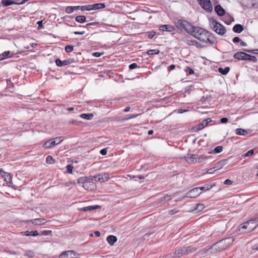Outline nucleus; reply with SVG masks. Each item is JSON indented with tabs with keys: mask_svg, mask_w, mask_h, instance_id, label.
<instances>
[{
	"mask_svg": "<svg viewBox=\"0 0 258 258\" xmlns=\"http://www.w3.org/2000/svg\"><path fill=\"white\" fill-rule=\"evenodd\" d=\"M191 32L190 35L206 45V46L207 44L212 45L217 43L212 34L202 28L195 26Z\"/></svg>",
	"mask_w": 258,
	"mask_h": 258,
	"instance_id": "nucleus-1",
	"label": "nucleus"
},
{
	"mask_svg": "<svg viewBox=\"0 0 258 258\" xmlns=\"http://www.w3.org/2000/svg\"><path fill=\"white\" fill-rule=\"evenodd\" d=\"M233 237H228L219 241L207 250L208 253H215L228 248L233 242Z\"/></svg>",
	"mask_w": 258,
	"mask_h": 258,
	"instance_id": "nucleus-2",
	"label": "nucleus"
},
{
	"mask_svg": "<svg viewBox=\"0 0 258 258\" xmlns=\"http://www.w3.org/2000/svg\"><path fill=\"white\" fill-rule=\"evenodd\" d=\"M209 21L211 28L218 34L223 35L226 33L225 27L218 23L214 18H210Z\"/></svg>",
	"mask_w": 258,
	"mask_h": 258,
	"instance_id": "nucleus-3",
	"label": "nucleus"
},
{
	"mask_svg": "<svg viewBox=\"0 0 258 258\" xmlns=\"http://www.w3.org/2000/svg\"><path fill=\"white\" fill-rule=\"evenodd\" d=\"M257 224L255 220H249L241 224L239 226V231L243 233L251 232L256 228Z\"/></svg>",
	"mask_w": 258,
	"mask_h": 258,
	"instance_id": "nucleus-4",
	"label": "nucleus"
},
{
	"mask_svg": "<svg viewBox=\"0 0 258 258\" xmlns=\"http://www.w3.org/2000/svg\"><path fill=\"white\" fill-rule=\"evenodd\" d=\"M184 158L185 161L189 164L202 163L208 159V157L206 156L196 154H188L187 156H185Z\"/></svg>",
	"mask_w": 258,
	"mask_h": 258,
	"instance_id": "nucleus-5",
	"label": "nucleus"
},
{
	"mask_svg": "<svg viewBox=\"0 0 258 258\" xmlns=\"http://www.w3.org/2000/svg\"><path fill=\"white\" fill-rule=\"evenodd\" d=\"M110 176L108 173H101L97 174L94 176H90V179L97 182H104L108 180Z\"/></svg>",
	"mask_w": 258,
	"mask_h": 258,
	"instance_id": "nucleus-6",
	"label": "nucleus"
},
{
	"mask_svg": "<svg viewBox=\"0 0 258 258\" xmlns=\"http://www.w3.org/2000/svg\"><path fill=\"white\" fill-rule=\"evenodd\" d=\"M178 24L181 28L184 29L189 34L191 33V32L195 27L192 26L187 21L183 20H179L178 21Z\"/></svg>",
	"mask_w": 258,
	"mask_h": 258,
	"instance_id": "nucleus-7",
	"label": "nucleus"
},
{
	"mask_svg": "<svg viewBox=\"0 0 258 258\" xmlns=\"http://www.w3.org/2000/svg\"><path fill=\"white\" fill-rule=\"evenodd\" d=\"M62 141V137H56L53 139H51L46 142L43 144V147H44L45 148H49L51 147L59 144Z\"/></svg>",
	"mask_w": 258,
	"mask_h": 258,
	"instance_id": "nucleus-8",
	"label": "nucleus"
},
{
	"mask_svg": "<svg viewBox=\"0 0 258 258\" xmlns=\"http://www.w3.org/2000/svg\"><path fill=\"white\" fill-rule=\"evenodd\" d=\"M79 254L74 250H68L62 252L59 258H79Z\"/></svg>",
	"mask_w": 258,
	"mask_h": 258,
	"instance_id": "nucleus-9",
	"label": "nucleus"
},
{
	"mask_svg": "<svg viewBox=\"0 0 258 258\" xmlns=\"http://www.w3.org/2000/svg\"><path fill=\"white\" fill-rule=\"evenodd\" d=\"M200 6L206 11L211 12L213 7L210 0H198Z\"/></svg>",
	"mask_w": 258,
	"mask_h": 258,
	"instance_id": "nucleus-10",
	"label": "nucleus"
},
{
	"mask_svg": "<svg viewBox=\"0 0 258 258\" xmlns=\"http://www.w3.org/2000/svg\"><path fill=\"white\" fill-rule=\"evenodd\" d=\"M201 194L200 192V188L196 187L186 193L184 197L189 198H195Z\"/></svg>",
	"mask_w": 258,
	"mask_h": 258,
	"instance_id": "nucleus-11",
	"label": "nucleus"
},
{
	"mask_svg": "<svg viewBox=\"0 0 258 258\" xmlns=\"http://www.w3.org/2000/svg\"><path fill=\"white\" fill-rule=\"evenodd\" d=\"M74 61V58H69L67 59H65L64 60H61L59 58H57L55 60V63L56 65L58 67H63L65 66H67L73 63Z\"/></svg>",
	"mask_w": 258,
	"mask_h": 258,
	"instance_id": "nucleus-12",
	"label": "nucleus"
},
{
	"mask_svg": "<svg viewBox=\"0 0 258 258\" xmlns=\"http://www.w3.org/2000/svg\"><path fill=\"white\" fill-rule=\"evenodd\" d=\"M93 180L88 179L83 187L87 190L92 191L94 190L96 188V184L92 181Z\"/></svg>",
	"mask_w": 258,
	"mask_h": 258,
	"instance_id": "nucleus-13",
	"label": "nucleus"
},
{
	"mask_svg": "<svg viewBox=\"0 0 258 258\" xmlns=\"http://www.w3.org/2000/svg\"><path fill=\"white\" fill-rule=\"evenodd\" d=\"M185 41L188 45L196 46L198 48H203L206 46V45L202 44L195 40L186 39Z\"/></svg>",
	"mask_w": 258,
	"mask_h": 258,
	"instance_id": "nucleus-14",
	"label": "nucleus"
},
{
	"mask_svg": "<svg viewBox=\"0 0 258 258\" xmlns=\"http://www.w3.org/2000/svg\"><path fill=\"white\" fill-rule=\"evenodd\" d=\"M212 120L210 118H208L204 120H203L201 123H200L198 125L196 126L197 131H200L202 130L205 127H206L208 124L211 122Z\"/></svg>",
	"mask_w": 258,
	"mask_h": 258,
	"instance_id": "nucleus-15",
	"label": "nucleus"
},
{
	"mask_svg": "<svg viewBox=\"0 0 258 258\" xmlns=\"http://www.w3.org/2000/svg\"><path fill=\"white\" fill-rule=\"evenodd\" d=\"M0 175L4 179V180L8 183L12 181V178L10 174L3 171L2 169L0 170Z\"/></svg>",
	"mask_w": 258,
	"mask_h": 258,
	"instance_id": "nucleus-16",
	"label": "nucleus"
},
{
	"mask_svg": "<svg viewBox=\"0 0 258 258\" xmlns=\"http://www.w3.org/2000/svg\"><path fill=\"white\" fill-rule=\"evenodd\" d=\"M100 208V206H98V205L89 206H87L86 207H83V208H80L79 209V210L80 211H84V212H87V211H93L94 210H95V209H98Z\"/></svg>",
	"mask_w": 258,
	"mask_h": 258,
	"instance_id": "nucleus-17",
	"label": "nucleus"
},
{
	"mask_svg": "<svg viewBox=\"0 0 258 258\" xmlns=\"http://www.w3.org/2000/svg\"><path fill=\"white\" fill-rule=\"evenodd\" d=\"M227 161L226 159H223L216 163L214 166L216 170L221 169L227 163Z\"/></svg>",
	"mask_w": 258,
	"mask_h": 258,
	"instance_id": "nucleus-18",
	"label": "nucleus"
},
{
	"mask_svg": "<svg viewBox=\"0 0 258 258\" xmlns=\"http://www.w3.org/2000/svg\"><path fill=\"white\" fill-rule=\"evenodd\" d=\"M215 10L219 16H222L225 13V10L220 5H217L215 7Z\"/></svg>",
	"mask_w": 258,
	"mask_h": 258,
	"instance_id": "nucleus-19",
	"label": "nucleus"
},
{
	"mask_svg": "<svg viewBox=\"0 0 258 258\" xmlns=\"http://www.w3.org/2000/svg\"><path fill=\"white\" fill-rule=\"evenodd\" d=\"M185 250H186L185 249H183V247H182L181 249H178L174 252L173 256L174 257H180L183 255H185V254L184 253V251Z\"/></svg>",
	"mask_w": 258,
	"mask_h": 258,
	"instance_id": "nucleus-20",
	"label": "nucleus"
},
{
	"mask_svg": "<svg viewBox=\"0 0 258 258\" xmlns=\"http://www.w3.org/2000/svg\"><path fill=\"white\" fill-rule=\"evenodd\" d=\"M245 55V52H238L234 54L233 57L238 60H244Z\"/></svg>",
	"mask_w": 258,
	"mask_h": 258,
	"instance_id": "nucleus-21",
	"label": "nucleus"
},
{
	"mask_svg": "<svg viewBox=\"0 0 258 258\" xmlns=\"http://www.w3.org/2000/svg\"><path fill=\"white\" fill-rule=\"evenodd\" d=\"M159 29L161 31L171 32L173 31V28L169 25H163L160 27Z\"/></svg>",
	"mask_w": 258,
	"mask_h": 258,
	"instance_id": "nucleus-22",
	"label": "nucleus"
},
{
	"mask_svg": "<svg viewBox=\"0 0 258 258\" xmlns=\"http://www.w3.org/2000/svg\"><path fill=\"white\" fill-rule=\"evenodd\" d=\"M117 237L114 235H109L107 237V241L108 242V243L111 245H113L114 243L117 241Z\"/></svg>",
	"mask_w": 258,
	"mask_h": 258,
	"instance_id": "nucleus-23",
	"label": "nucleus"
},
{
	"mask_svg": "<svg viewBox=\"0 0 258 258\" xmlns=\"http://www.w3.org/2000/svg\"><path fill=\"white\" fill-rule=\"evenodd\" d=\"M32 222L34 225H39L45 224L46 223V221L44 219L38 218L32 220Z\"/></svg>",
	"mask_w": 258,
	"mask_h": 258,
	"instance_id": "nucleus-24",
	"label": "nucleus"
},
{
	"mask_svg": "<svg viewBox=\"0 0 258 258\" xmlns=\"http://www.w3.org/2000/svg\"><path fill=\"white\" fill-rule=\"evenodd\" d=\"M205 208L204 205L202 203L197 204L196 207L193 209V211L198 213L202 211Z\"/></svg>",
	"mask_w": 258,
	"mask_h": 258,
	"instance_id": "nucleus-25",
	"label": "nucleus"
},
{
	"mask_svg": "<svg viewBox=\"0 0 258 258\" xmlns=\"http://www.w3.org/2000/svg\"><path fill=\"white\" fill-rule=\"evenodd\" d=\"M245 56L244 60H248L253 62H255L257 61V59L254 56L250 55L246 53H245Z\"/></svg>",
	"mask_w": 258,
	"mask_h": 258,
	"instance_id": "nucleus-26",
	"label": "nucleus"
},
{
	"mask_svg": "<svg viewBox=\"0 0 258 258\" xmlns=\"http://www.w3.org/2000/svg\"><path fill=\"white\" fill-rule=\"evenodd\" d=\"M245 56L244 60H248L253 62H255L257 61V59L254 56L250 55L246 53H245Z\"/></svg>",
	"mask_w": 258,
	"mask_h": 258,
	"instance_id": "nucleus-27",
	"label": "nucleus"
},
{
	"mask_svg": "<svg viewBox=\"0 0 258 258\" xmlns=\"http://www.w3.org/2000/svg\"><path fill=\"white\" fill-rule=\"evenodd\" d=\"M243 30V26L240 24H236L234 26L233 31L235 33H240Z\"/></svg>",
	"mask_w": 258,
	"mask_h": 258,
	"instance_id": "nucleus-28",
	"label": "nucleus"
},
{
	"mask_svg": "<svg viewBox=\"0 0 258 258\" xmlns=\"http://www.w3.org/2000/svg\"><path fill=\"white\" fill-rule=\"evenodd\" d=\"M90 176L87 177V176H83L80 177L78 179L77 183L79 184H83V185H84L86 181L88 180V179L91 180L90 179Z\"/></svg>",
	"mask_w": 258,
	"mask_h": 258,
	"instance_id": "nucleus-29",
	"label": "nucleus"
},
{
	"mask_svg": "<svg viewBox=\"0 0 258 258\" xmlns=\"http://www.w3.org/2000/svg\"><path fill=\"white\" fill-rule=\"evenodd\" d=\"M183 249H185L186 250L185 251H184V253L185 254H187L188 253H192L195 251L196 250V248L192 246H189L188 247H183Z\"/></svg>",
	"mask_w": 258,
	"mask_h": 258,
	"instance_id": "nucleus-30",
	"label": "nucleus"
},
{
	"mask_svg": "<svg viewBox=\"0 0 258 258\" xmlns=\"http://www.w3.org/2000/svg\"><path fill=\"white\" fill-rule=\"evenodd\" d=\"M235 132L236 135L239 136H245L248 134L247 131L242 128H237Z\"/></svg>",
	"mask_w": 258,
	"mask_h": 258,
	"instance_id": "nucleus-31",
	"label": "nucleus"
},
{
	"mask_svg": "<svg viewBox=\"0 0 258 258\" xmlns=\"http://www.w3.org/2000/svg\"><path fill=\"white\" fill-rule=\"evenodd\" d=\"M94 116L92 113H83L81 114L80 117L82 118L86 119L87 120L91 119Z\"/></svg>",
	"mask_w": 258,
	"mask_h": 258,
	"instance_id": "nucleus-32",
	"label": "nucleus"
},
{
	"mask_svg": "<svg viewBox=\"0 0 258 258\" xmlns=\"http://www.w3.org/2000/svg\"><path fill=\"white\" fill-rule=\"evenodd\" d=\"M229 71H230V68L228 67L225 68L224 69H223L222 68H219L218 69L219 72L224 75L227 74L229 72Z\"/></svg>",
	"mask_w": 258,
	"mask_h": 258,
	"instance_id": "nucleus-33",
	"label": "nucleus"
},
{
	"mask_svg": "<svg viewBox=\"0 0 258 258\" xmlns=\"http://www.w3.org/2000/svg\"><path fill=\"white\" fill-rule=\"evenodd\" d=\"M171 199V197L169 195H166L162 197L160 199V202L161 203H165L168 202Z\"/></svg>",
	"mask_w": 258,
	"mask_h": 258,
	"instance_id": "nucleus-34",
	"label": "nucleus"
},
{
	"mask_svg": "<svg viewBox=\"0 0 258 258\" xmlns=\"http://www.w3.org/2000/svg\"><path fill=\"white\" fill-rule=\"evenodd\" d=\"M76 20L78 22L82 23L86 21V17L84 16H78L76 17Z\"/></svg>",
	"mask_w": 258,
	"mask_h": 258,
	"instance_id": "nucleus-35",
	"label": "nucleus"
},
{
	"mask_svg": "<svg viewBox=\"0 0 258 258\" xmlns=\"http://www.w3.org/2000/svg\"><path fill=\"white\" fill-rule=\"evenodd\" d=\"M94 10H98L100 9H103L105 7V5L103 3H99L93 4Z\"/></svg>",
	"mask_w": 258,
	"mask_h": 258,
	"instance_id": "nucleus-36",
	"label": "nucleus"
},
{
	"mask_svg": "<svg viewBox=\"0 0 258 258\" xmlns=\"http://www.w3.org/2000/svg\"><path fill=\"white\" fill-rule=\"evenodd\" d=\"M14 3V2H13L12 1H10V0H3L2 1V4H3V5L4 6H10L12 4H13Z\"/></svg>",
	"mask_w": 258,
	"mask_h": 258,
	"instance_id": "nucleus-37",
	"label": "nucleus"
},
{
	"mask_svg": "<svg viewBox=\"0 0 258 258\" xmlns=\"http://www.w3.org/2000/svg\"><path fill=\"white\" fill-rule=\"evenodd\" d=\"M159 53V50L157 49H150L147 51V54L149 55L158 54Z\"/></svg>",
	"mask_w": 258,
	"mask_h": 258,
	"instance_id": "nucleus-38",
	"label": "nucleus"
},
{
	"mask_svg": "<svg viewBox=\"0 0 258 258\" xmlns=\"http://www.w3.org/2000/svg\"><path fill=\"white\" fill-rule=\"evenodd\" d=\"M222 150H223L222 146H217L213 150V153H215V154L219 153L222 151Z\"/></svg>",
	"mask_w": 258,
	"mask_h": 258,
	"instance_id": "nucleus-39",
	"label": "nucleus"
},
{
	"mask_svg": "<svg viewBox=\"0 0 258 258\" xmlns=\"http://www.w3.org/2000/svg\"><path fill=\"white\" fill-rule=\"evenodd\" d=\"M54 160L53 159V158L51 156H48L46 157V161L47 163H48V164H53L54 163Z\"/></svg>",
	"mask_w": 258,
	"mask_h": 258,
	"instance_id": "nucleus-40",
	"label": "nucleus"
},
{
	"mask_svg": "<svg viewBox=\"0 0 258 258\" xmlns=\"http://www.w3.org/2000/svg\"><path fill=\"white\" fill-rule=\"evenodd\" d=\"M74 11L73 6H68L66 9V12L68 14H71Z\"/></svg>",
	"mask_w": 258,
	"mask_h": 258,
	"instance_id": "nucleus-41",
	"label": "nucleus"
},
{
	"mask_svg": "<svg viewBox=\"0 0 258 258\" xmlns=\"http://www.w3.org/2000/svg\"><path fill=\"white\" fill-rule=\"evenodd\" d=\"M65 50L67 52H71L73 51V46L72 45H67L65 47Z\"/></svg>",
	"mask_w": 258,
	"mask_h": 258,
	"instance_id": "nucleus-42",
	"label": "nucleus"
},
{
	"mask_svg": "<svg viewBox=\"0 0 258 258\" xmlns=\"http://www.w3.org/2000/svg\"><path fill=\"white\" fill-rule=\"evenodd\" d=\"M253 154V150L251 149V150H249L245 154H244L243 156H244L245 157H249V156L252 155Z\"/></svg>",
	"mask_w": 258,
	"mask_h": 258,
	"instance_id": "nucleus-43",
	"label": "nucleus"
},
{
	"mask_svg": "<svg viewBox=\"0 0 258 258\" xmlns=\"http://www.w3.org/2000/svg\"><path fill=\"white\" fill-rule=\"evenodd\" d=\"M73 169V166L72 165L69 164L67 166V172L68 173H72Z\"/></svg>",
	"mask_w": 258,
	"mask_h": 258,
	"instance_id": "nucleus-44",
	"label": "nucleus"
},
{
	"mask_svg": "<svg viewBox=\"0 0 258 258\" xmlns=\"http://www.w3.org/2000/svg\"><path fill=\"white\" fill-rule=\"evenodd\" d=\"M227 19L228 20L225 22L228 25L230 24L232 21H234V19L231 16L227 17Z\"/></svg>",
	"mask_w": 258,
	"mask_h": 258,
	"instance_id": "nucleus-45",
	"label": "nucleus"
},
{
	"mask_svg": "<svg viewBox=\"0 0 258 258\" xmlns=\"http://www.w3.org/2000/svg\"><path fill=\"white\" fill-rule=\"evenodd\" d=\"M20 234L22 236H24V235L30 236L31 231H23V232H20Z\"/></svg>",
	"mask_w": 258,
	"mask_h": 258,
	"instance_id": "nucleus-46",
	"label": "nucleus"
},
{
	"mask_svg": "<svg viewBox=\"0 0 258 258\" xmlns=\"http://www.w3.org/2000/svg\"><path fill=\"white\" fill-rule=\"evenodd\" d=\"M10 54V51H5L3 53V57H1V59H3L5 58L8 57Z\"/></svg>",
	"mask_w": 258,
	"mask_h": 258,
	"instance_id": "nucleus-47",
	"label": "nucleus"
},
{
	"mask_svg": "<svg viewBox=\"0 0 258 258\" xmlns=\"http://www.w3.org/2000/svg\"><path fill=\"white\" fill-rule=\"evenodd\" d=\"M26 254L29 256V257H32L33 256H34L35 255V253L33 251H28L26 253Z\"/></svg>",
	"mask_w": 258,
	"mask_h": 258,
	"instance_id": "nucleus-48",
	"label": "nucleus"
},
{
	"mask_svg": "<svg viewBox=\"0 0 258 258\" xmlns=\"http://www.w3.org/2000/svg\"><path fill=\"white\" fill-rule=\"evenodd\" d=\"M178 212V211L176 209H173V210H170L169 211V214L170 215H173L174 214H175L176 213H177Z\"/></svg>",
	"mask_w": 258,
	"mask_h": 258,
	"instance_id": "nucleus-49",
	"label": "nucleus"
},
{
	"mask_svg": "<svg viewBox=\"0 0 258 258\" xmlns=\"http://www.w3.org/2000/svg\"><path fill=\"white\" fill-rule=\"evenodd\" d=\"M243 50L245 52H250V53H255V51L258 52V49H255V50L243 49Z\"/></svg>",
	"mask_w": 258,
	"mask_h": 258,
	"instance_id": "nucleus-50",
	"label": "nucleus"
},
{
	"mask_svg": "<svg viewBox=\"0 0 258 258\" xmlns=\"http://www.w3.org/2000/svg\"><path fill=\"white\" fill-rule=\"evenodd\" d=\"M216 169L215 168V167H214L213 168H210L209 169H208L207 171V173H208V174H212L215 171H216Z\"/></svg>",
	"mask_w": 258,
	"mask_h": 258,
	"instance_id": "nucleus-51",
	"label": "nucleus"
},
{
	"mask_svg": "<svg viewBox=\"0 0 258 258\" xmlns=\"http://www.w3.org/2000/svg\"><path fill=\"white\" fill-rule=\"evenodd\" d=\"M186 71L188 72V74L189 75H191L194 73V71H193V70L190 68L189 67H187L186 68Z\"/></svg>",
	"mask_w": 258,
	"mask_h": 258,
	"instance_id": "nucleus-52",
	"label": "nucleus"
},
{
	"mask_svg": "<svg viewBox=\"0 0 258 258\" xmlns=\"http://www.w3.org/2000/svg\"><path fill=\"white\" fill-rule=\"evenodd\" d=\"M104 53H100L99 52H94L93 53L92 55L93 56H95V57H99L101 55H102Z\"/></svg>",
	"mask_w": 258,
	"mask_h": 258,
	"instance_id": "nucleus-53",
	"label": "nucleus"
},
{
	"mask_svg": "<svg viewBox=\"0 0 258 258\" xmlns=\"http://www.w3.org/2000/svg\"><path fill=\"white\" fill-rule=\"evenodd\" d=\"M137 67V64L136 63H133L129 66V68L131 70L134 69Z\"/></svg>",
	"mask_w": 258,
	"mask_h": 258,
	"instance_id": "nucleus-54",
	"label": "nucleus"
},
{
	"mask_svg": "<svg viewBox=\"0 0 258 258\" xmlns=\"http://www.w3.org/2000/svg\"><path fill=\"white\" fill-rule=\"evenodd\" d=\"M138 115V114H132V115H127V117L125 118V119H131L133 118L136 117Z\"/></svg>",
	"mask_w": 258,
	"mask_h": 258,
	"instance_id": "nucleus-55",
	"label": "nucleus"
},
{
	"mask_svg": "<svg viewBox=\"0 0 258 258\" xmlns=\"http://www.w3.org/2000/svg\"><path fill=\"white\" fill-rule=\"evenodd\" d=\"M212 187V185H211L209 187H206L205 186H202V187H199L200 188V190H208L209 189H211V188Z\"/></svg>",
	"mask_w": 258,
	"mask_h": 258,
	"instance_id": "nucleus-56",
	"label": "nucleus"
},
{
	"mask_svg": "<svg viewBox=\"0 0 258 258\" xmlns=\"http://www.w3.org/2000/svg\"><path fill=\"white\" fill-rule=\"evenodd\" d=\"M228 121V119L226 117H223L220 119V121L222 123H225L227 122Z\"/></svg>",
	"mask_w": 258,
	"mask_h": 258,
	"instance_id": "nucleus-57",
	"label": "nucleus"
},
{
	"mask_svg": "<svg viewBox=\"0 0 258 258\" xmlns=\"http://www.w3.org/2000/svg\"><path fill=\"white\" fill-rule=\"evenodd\" d=\"M224 184L231 185L232 183V181L230 179H226L224 181Z\"/></svg>",
	"mask_w": 258,
	"mask_h": 258,
	"instance_id": "nucleus-58",
	"label": "nucleus"
},
{
	"mask_svg": "<svg viewBox=\"0 0 258 258\" xmlns=\"http://www.w3.org/2000/svg\"><path fill=\"white\" fill-rule=\"evenodd\" d=\"M233 41L234 43H237L240 42L241 39L238 37H235L233 39Z\"/></svg>",
	"mask_w": 258,
	"mask_h": 258,
	"instance_id": "nucleus-59",
	"label": "nucleus"
},
{
	"mask_svg": "<svg viewBox=\"0 0 258 258\" xmlns=\"http://www.w3.org/2000/svg\"><path fill=\"white\" fill-rule=\"evenodd\" d=\"M38 232L37 231H31V235L30 236H37L38 235Z\"/></svg>",
	"mask_w": 258,
	"mask_h": 258,
	"instance_id": "nucleus-60",
	"label": "nucleus"
},
{
	"mask_svg": "<svg viewBox=\"0 0 258 258\" xmlns=\"http://www.w3.org/2000/svg\"><path fill=\"white\" fill-rule=\"evenodd\" d=\"M94 10V6L93 5H87V11Z\"/></svg>",
	"mask_w": 258,
	"mask_h": 258,
	"instance_id": "nucleus-61",
	"label": "nucleus"
},
{
	"mask_svg": "<svg viewBox=\"0 0 258 258\" xmlns=\"http://www.w3.org/2000/svg\"><path fill=\"white\" fill-rule=\"evenodd\" d=\"M100 153L102 155H105L107 153V150L106 149H102L101 151H100Z\"/></svg>",
	"mask_w": 258,
	"mask_h": 258,
	"instance_id": "nucleus-62",
	"label": "nucleus"
},
{
	"mask_svg": "<svg viewBox=\"0 0 258 258\" xmlns=\"http://www.w3.org/2000/svg\"><path fill=\"white\" fill-rule=\"evenodd\" d=\"M84 33H85L84 31H82V32H77V31H76V32H74V34L75 35H83Z\"/></svg>",
	"mask_w": 258,
	"mask_h": 258,
	"instance_id": "nucleus-63",
	"label": "nucleus"
},
{
	"mask_svg": "<svg viewBox=\"0 0 258 258\" xmlns=\"http://www.w3.org/2000/svg\"><path fill=\"white\" fill-rule=\"evenodd\" d=\"M50 233H51V231H43L42 232V234L47 235H48Z\"/></svg>",
	"mask_w": 258,
	"mask_h": 258,
	"instance_id": "nucleus-64",
	"label": "nucleus"
}]
</instances>
